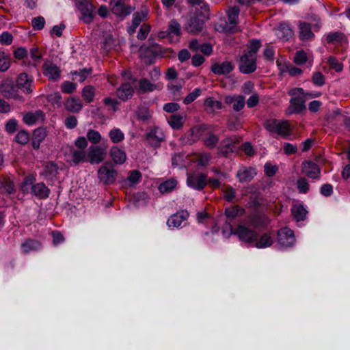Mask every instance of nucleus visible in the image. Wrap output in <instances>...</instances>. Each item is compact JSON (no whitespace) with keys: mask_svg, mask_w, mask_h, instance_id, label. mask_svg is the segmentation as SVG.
<instances>
[{"mask_svg":"<svg viewBox=\"0 0 350 350\" xmlns=\"http://www.w3.org/2000/svg\"><path fill=\"white\" fill-rule=\"evenodd\" d=\"M264 127L270 133L277 134L284 139H288L292 133L290 124L287 120L267 119L264 122Z\"/></svg>","mask_w":350,"mask_h":350,"instance_id":"obj_1","label":"nucleus"},{"mask_svg":"<svg viewBox=\"0 0 350 350\" xmlns=\"http://www.w3.org/2000/svg\"><path fill=\"white\" fill-rule=\"evenodd\" d=\"M75 5L81 14L79 19L85 24H90L96 16V7L90 0H75Z\"/></svg>","mask_w":350,"mask_h":350,"instance_id":"obj_2","label":"nucleus"},{"mask_svg":"<svg viewBox=\"0 0 350 350\" xmlns=\"http://www.w3.org/2000/svg\"><path fill=\"white\" fill-rule=\"evenodd\" d=\"M141 46V59L146 65H152L154 64L157 57L160 55L161 57H172L175 52L172 49H161L159 51H154L151 47L147 46L144 50Z\"/></svg>","mask_w":350,"mask_h":350,"instance_id":"obj_3","label":"nucleus"},{"mask_svg":"<svg viewBox=\"0 0 350 350\" xmlns=\"http://www.w3.org/2000/svg\"><path fill=\"white\" fill-rule=\"evenodd\" d=\"M230 231L232 234L238 237L240 241L252 247L258 237V234L255 230L242 224H239L235 228L230 226Z\"/></svg>","mask_w":350,"mask_h":350,"instance_id":"obj_4","label":"nucleus"},{"mask_svg":"<svg viewBox=\"0 0 350 350\" xmlns=\"http://www.w3.org/2000/svg\"><path fill=\"white\" fill-rule=\"evenodd\" d=\"M118 172L113 167L111 162H105L98 170V177L105 185H113L116 183Z\"/></svg>","mask_w":350,"mask_h":350,"instance_id":"obj_5","label":"nucleus"},{"mask_svg":"<svg viewBox=\"0 0 350 350\" xmlns=\"http://www.w3.org/2000/svg\"><path fill=\"white\" fill-rule=\"evenodd\" d=\"M0 91L5 98H12L19 102L25 101L24 97L19 92L16 83L12 79L3 80L0 86Z\"/></svg>","mask_w":350,"mask_h":350,"instance_id":"obj_6","label":"nucleus"},{"mask_svg":"<svg viewBox=\"0 0 350 350\" xmlns=\"http://www.w3.org/2000/svg\"><path fill=\"white\" fill-rule=\"evenodd\" d=\"M239 140L236 137H228L222 139L217 147V154L224 158H230L236 152V144Z\"/></svg>","mask_w":350,"mask_h":350,"instance_id":"obj_7","label":"nucleus"},{"mask_svg":"<svg viewBox=\"0 0 350 350\" xmlns=\"http://www.w3.org/2000/svg\"><path fill=\"white\" fill-rule=\"evenodd\" d=\"M206 21L205 18L193 12L187 18L185 29L189 33H200L203 30Z\"/></svg>","mask_w":350,"mask_h":350,"instance_id":"obj_8","label":"nucleus"},{"mask_svg":"<svg viewBox=\"0 0 350 350\" xmlns=\"http://www.w3.org/2000/svg\"><path fill=\"white\" fill-rule=\"evenodd\" d=\"M257 69V57L243 53L239 59V70L243 74H252Z\"/></svg>","mask_w":350,"mask_h":350,"instance_id":"obj_9","label":"nucleus"},{"mask_svg":"<svg viewBox=\"0 0 350 350\" xmlns=\"http://www.w3.org/2000/svg\"><path fill=\"white\" fill-rule=\"evenodd\" d=\"M187 185L194 190L202 191L207 185V174L205 173H188L187 176Z\"/></svg>","mask_w":350,"mask_h":350,"instance_id":"obj_10","label":"nucleus"},{"mask_svg":"<svg viewBox=\"0 0 350 350\" xmlns=\"http://www.w3.org/2000/svg\"><path fill=\"white\" fill-rule=\"evenodd\" d=\"M59 167L54 161H48L43 165V170L39 175L44 178L49 184H53L57 180Z\"/></svg>","mask_w":350,"mask_h":350,"instance_id":"obj_11","label":"nucleus"},{"mask_svg":"<svg viewBox=\"0 0 350 350\" xmlns=\"http://www.w3.org/2000/svg\"><path fill=\"white\" fill-rule=\"evenodd\" d=\"M23 93L29 94L33 92L35 89L34 79L31 75H27L26 72L20 73L15 82Z\"/></svg>","mask_w":350,"mask_h":350,"instance_id":"obj_12","label":"nucleus"},{"mask_svg":"<svg viewBox=\"0 0 350 350\" xmlns=\"http://www.w3.org/2000/svg\"><path fill=\"white\" fill-rule=\"evenodd\" d=\"M292 96L289 101L290 105L286 109V113L288 115H292L301 114L304 112L306 110V106L305 105L306 98H304L299 94Z\"/></svg>","mask_w":350,"mask_h":350,"instance_id":"obj_13","label":"nucleus"},{"mask_svg":"<svg viewBox=\"0 0 350 350\" xmlns=\"http://www.w3.org/2000/svg\"><path fill=\"white\" fill-rule=\"evenodd\" d=\"M278 243L282 247L288 248L293 246L295 242L294 232L288 228H283L278 230Z\"/></svg>","mask_w":350,"mask_h":350,"instance_id":"obj_14","label":"nucleus"},{"mask_svg":"<svg viewBox=\"0 0 350 350\" xmlns=\"http://www.w3.org/2000/svg\"><path fill=\"white\" fill-rule=\"evenodd\" d=\"M204 125L194 126L187 131L180 138V141L183 145H191L200 139L204 131Z\"/></svg>","mask_w":350,"mask_h":350,"instance_id":"obj_15","label":"nucleus"},{"mask_svg":"<svg viewBox=\"0 0 350 350\" xmlns=\"http://www.w3.org/2000/svg\"><path fill=\"white\" fill-rule=\"evenodd\" d=\"M145 139L150 146L157 148L161 146V142L165 140V136L158 126H153L146 134Z\"/></svg>","mask_w":350,"mask_h":350,"instance_id":"obj_16","label":"nucleus"},{"mask_svg":"<svg viewBox=\"0 0 350 350\" xmlns=\"http://www.w3.org/2000/svg\"><path fill=\"white\" fill-rule=\"evenodd\" d=\"M257 175V170L253 166H243L239 167L237 172L236 176L241 183H249Z\"/></svg>","mask_w":350,"mask_h":350,"instance_id":"obj_17","label":"nucleus"},{"mask_svg":"<svg viewBox=\"0 0 350 350\" xmlns=\"http://www.w3.org/2000/svg\"><path fill=\"white\" fill-rule=\"evenodd\" d=\"M105 150L100 146H90L87 154L88 161L92 165L99 164L105 159Z\"/></svg>","mask_w":350,"mask_h":350,"instance_id":"obj_18","label":"nucleus"},{"mask_svg":"<svg viewBox=\"0 0 350 350\" xmlns=\"http://www.w3.org/2000/svg\"><path fill=\"white\" fill-rule=\"evenodd\" d=\"M42 72L49 80L52 81H57L61 77L59 67L48 60L45 61L42 65Z\"/></svg>","mask_w":350,"mask_h":350,"instance_id":"obj_19","label":"nucleus"},{"mask_svg":"<svg viewBox=\"0 0 350 350\" xmlns=\"http://www.w3.org/2000/svg\"><path fill=\"white\" fill-rule=\"evenodd\" d=\"M302 172L308 178L319 179L321 170L319 165L311 160L304 161L301 164Z\"/></svg>","mask_w":350,"mask_h":350,"instance_id":"obj_20","label":"nucleus"},{"mask_svg":"<svg viewBox=\"0 0 350 350\" xmlns=\"http://www.w3.org/2000/svg\"><path fill=\"white\" fill-rule=\"evenodd\" d=\"M30 193L39 200H46L49 197L51 190L43 182H40L31 187Z\"/></svg>","mask_w":350,"mask_h":350,"instance_id":"obj_21","label":"nucleus"},{"mask_svg":"<svg viewBox=\"0 0 350 350\" xmlns=\"http://www.w3.org/2000/svg\"><path fill=\"white\" fill-rule=\"evenodd\" d=\"M47 135L48 132L44 126H40L33 131L31 145L35 150L40 149L41 143L45 139Z\"/></svg>","mask_w":350,"mask_h":350,"instance_id":"obj_22","label":"nucleus"},{"mask_svg":"<svg viewBox=\"0 0 350 350\" xmlns=\"http://www.w3.org/2000/svg\"><path fill=\"white\" fill-rule=\"evenodd\" d=\"M234 68V65L230 61H224L222 63L216 62L211 66V70L216 75H226L230 73Z\"/></svg>","mask_w":350,"mask_h":350,"instance_id":"obj_23","label":"nucleus"},{"mask_svg":"<svg viewBox=\"0 0 350 350\" xmlns=\"http://www.w3.org/2000/svg\"><path fill=\"white\" fill-rule=\"evenodd\" d=\"M45 120V113L41 109L33 111H29L24 114L23 117V122L27 126H33L39 120Z\"/></svg>","mask_w":350,"mask_h":350,"instance_id":"obj_24","label":"nucleus"},{"mask_svg":"<svg viewBox=\"0 0 350 350\" xmlns=\"http://www.w3.org/2000/svg\"><path fill=\"white\" fill-rule=\"evenodd\" d=\"M133 94L134 89L128 82L122 83L117 90V96L122 101H126L131 98Z\"/></svg>","mask_w":350,"mask_h":350,"instance_id":"obj_25","label":"nucleus"},{"mask_svg":"<svg viewBox=\"0 0 350 350\" xmlns=\"http://www.w3.org/2000/svg\"><path fill=\"white\" fill-rule=\"evenodd\" d=\"M273 243V236L270 232H265L256 239L253 247L263 249L271 247Z\"/></svg>","mask_w":350,"mask_h":350,"instance_id":"obj_26","label":"nucleus"},{"mask_svg":"<svg viewBox=\"0 0 350 350\" xmlns=\"http://www.w3.org/2000/svg\"><path fill=\"white\" fill-rule=\"evenodd\" d=\"M189 217V213L187 211H183L181 213H177L171 215L167 219V224L171 228H178L180 226L183 221Z\"/></svg>","mask_w":350,"mask_h":350,"instance_id":"obj_27","label":"nucleus"},{"mask_svg":"<svg viewBox=\"0 0 350 350\" xmlns=\"http://www.w3.org/2000/svg\"><path fill=\"white\" fill-rule=\"evenodd\" d=\"M42 247L41 242L33 239H27L21 244V250L24 254L40 250Z\"/></svg>","mask_w":350,"mask_h":350,"instance_id":"obj_28","label":"nucleus"},{"mask_svg":"<svg viewBox=\"0 0 350 350\" xmlns=\"http://www.w3.org/2000/svg\"><path fill=\"white\" fill-rule=\"evenodd\" d=\"M110 156L116 164H123L126 159V154L124 150L120 149L116 146H113L110 149Z\"/></svg>","mask_w":350,"mask_h":350,"instance_id":"obj_29","label":"nucleus"},{"mask_svg":"<svg viewBox=\"0 0 350 350\" xmlns=\"http://www.w3.org/2000/svg\"><path fill=\"white\" fill-rule=\"evenodd\" d=\"M326 41L328 44H342L347 42V39L344 33L337 31L329 32L326 36Z\"/></svg>","mask_w":350,"mask_h":350,"instance_id":"obj_30","label":"nucleus"},{"mask_svg":"<svg viewBox=\"0 0 350 350\" xmlns=\"http://www.w3.org/2000/svg\"><path fill=\"white\" fill-rule=\"evenodd\" d=\"M299 38L301 40H310L314 38V34L312 31L311 25L306 22H299Z\"/></svg>","mask_w":350,"mask_h":350,"instance_id":"obj_31","label":"nucleus"},{"mask_svg":"<svg viewBox=\"0 0 350 350\" xmlns=\"http://www.w3.org/2000/svg\"><path fill=\"white\" fill-rule=\"evenodd\" d=\"M278 36L284 40H288L293 36V31L288 22H282L278 28Z\"/></svg>","mask_w":350,"mask_h":350,"instance_id":"obj_32","label":"nucleus"},{"mask_svg":"<svg viewBox=\"0 0 350 350\" xmlns=\"http://www.w3.org/2000/svg\"><path fill=\"white\" fill-rule=\"evenodd\" d=\"M64 105L66 109L72 113H79L83 108L80 99L72 96L66 100Z\"/></svg>","mask_w":350,"mask_h":350,"instance_id":"obj_33","label":"nucleus"},{"mask_svg":"<svg viewBox=\"0 0 350 350\" xmlns=\"http://www.w3.org/2000/svg\"><path fill=\"white\" fill-rule=\"evenodd\" d=\"M133 11L130 5H126L124 3H115L112 5V12L118 16H126Z\"/></svg>","mask_w":350,"mask_h":350,"instance_id":"obj_34","label":"nucleus"},{"mask_svg":"<svg viewBox=\"0 0 350 350\" xmlns=\"http://www.w3.org/2000/svg\"><path fill=\"white\" fill-rule=\"evenodd\" d=\"M291 213L297 221H304L308 214L307 210L304 205L301 204L293 205L291 208Z\"/></svg>","mask_w":350,"mask_h":350,"instance_id":"obj_35","label":"nucleus"},{"mask_svg":"<svg viewBox=\"0 0 350 350\" xmlns=\"http://www.w3.org/2000/svg\"><path fill=\"white\" fill-rule=\"evenodd\" d=\"M298 94L306 98V100L309 98H318L321 95V93L319 92L312 91L306 92L301 88H293L288 92L290 96H295Z\"/></svg>","mask_w":350,"mask_h":350,"instance_id":"obj_36","label":"nucleus"},{"mask_svg":"<svg viewBox=\"0 0 350 350\" xmlns=\"http://www.w3.org/2000/svg\"><path fill=\"white\" fill-rule=\"evenodd\" d=\"M181 35V27L179 23L175 19L171 20L167 27V37L171 38L172 36L180 37Z\"/></svg>","mask_w":350,"mask_h":350,"instance_id":"obj_37","label":"nucleus"},{"mask_svg":"<svg viewBox=\"0 0 350 350\" xmlns=\"http://www.w3.org/2000/svg\"><path fill=\"white\" fill-rule=\"evenodd\" d=\"M249 221L254 228H260L267 224L266 217L258 213L252 214L249 217Z\"/></svg>","mask_w":350,"mask_h":350,"instance_id":"obj_38","label":"nucleus"},{"mask_svg":"<svg viewBox=\"0 0 350 350\" xmlns=\"http://www.w3.org/2000/svg\"><path fill=\"white\" fill-rule=\"evenodd\" d=\"M168 124L174 130H179L183 128L184 120L183 117L178 113L171 115L168 120Z\"/></svg>","mask_w":350,"mask_h":350,"instance_id":"obj_39","label":"nucleus"},{"mask_svg":"<svg viewBox=\"0 0 350 350\" xmlns=\"http://www.w3.org/2000/svg\"><path fill=\"white\" fill-rule=\"evenodd\" d=\"M240 9L237 5L231 6L227 11L228 20L231 25H237L239 23V16Z\"/></svg>","mask_w":350,"mask_h":350,"instance_id":"obj_40","label":"nucleus"},{"mask_svg":"<svg viewBox=\"0 0 350 350\" xmlns=\"http://www.w3.org/2000/svg\"><path fill=\"white\" fill-rule=\"evenodd\" d=\"M177 181L174 179L167 180L159 186V190L161 193H165L172 191L176 187Z\"/></svg>","mask_w":350,"mask_h":350,"instance_id":"obj_41","label":"nucleus"},{"mask_svg":"<svg viewBox=\"0 0 350 350\" xmlns=\"http://www.w3.org/2000/svg\"><path fill=\"white\" fill-rule=\"evenodd\" d=\"M110 140L113 144H118L124 139V134L119 128L114 127L109 132Z\"/></svg>","mask_w":350,"mask_h":350,"instance_id":"obj_42","label":"nucleus"},{"mask_svg":"<svg viewBox=\"0 0 350 350\" xmlns=\"http://www.w3.org/2000/svg\"><path fill=\"white\" fill-rule=\"evenodd\" d=\"M262 46V42L260 40L258 39H252L250 40L248 47L250 50L248 51L245 52L250 55V56L252 55L257 57V53Z\"/></svg>","mask_w":350,"mask_h":350,"instance_id":"obj_43","label":"nucleus"},{"mask_svg":"<svg viewBox=\"0 0 350 350\" xmlns=\"http://www.w3.org/2000/svg\"><path fill=\"white\" fill-rule=\"evenodd\" d=\"M244 209L241 206L236 205L233 206L227 207L225 209V215L228 219H234L236 218L239 213L242 214L244 212Z\"/></svg>","mask_w":350,"mask_h":350,"instance_id":"obj_44","label":"nucleus"},{"mask_svg":"<svg viewBox=\"0 0 350 350\" xmlns=\"http://www.w3.org/2000/svg\"><path fill=\"white\" fill-rule=\"evenodd\" d=\"M83 99L88 103H90L94 101L95 96V91L94 87L91 85L85 86L81 92Z\"/></svg>","mask_w":350,"mask_h":350,"instance_id":"obj_45","label":"nucleus"},{"mask_svg":"<svg viewBox=\"0 0 350 350\" xmlns=\"http://www.w3.org/2000/svg\"><path fill=\"white\" fill-rule=\"evenodd\" d=\"M72 162L75 165L88 161L87 154L85 150H74L72 153Z\"/></svg>","mask_w":350,"mask_h":350,"instance_id":"obj_46","label":"nucleus"},{"mask_svg":"<svg viewBox=\"0 0 350 350\" xmlns=\"http://www.w3.org/2000/svg\"><path fill=\"white\" fill-rule=\"evenodd\" d=\"M139 88L144 93L151 92L156 89V85L152 83L148 79L142 78L139 81Z\"/></svg>","mask_w":350,"mask_h":350,"instance_id":"obj_47","label":"nucleus"},{"mask_svg":"<svg viewBox=\"0 0 350 350\" xmlns=\"http://www.w3.org/2000/svg\"><path fill=\"white\" fill-rule=\"evenodd\" d=\"M136 115L137 119L142 121L148 120L151 117L149 109L146 105H139L136 111Z\"/></svg>","mask_w":350,"mask_h":350,"instance_id":"obj_48","label":"nucleus"},{"mask_svg":"<svg viewBox=\"0 0 350 350\" xmlns=\"http://www.w3.org/2000/svg\"><path fill=\"white\" fill-rule=\"evenodd\" d=\"M30 139L29 133L26 130L22 129L16 135L14 141L20 145H26Z\"/></svg>","mask_w":350,"mask_h":350,"instance_id":"obj_49","label":"nucleus"},{"mask_svg":"<svg viewBox=\"0 0 350 350\" xmlns=\"http://www.w3.org/2000/svg\"><path fill=\"white\" fill-rule=\"evenodd\" d=\"M200 6V8H196L194 12L206 20H208L210 18V8L208 4L204 1Z\"/></svg>","mask_w":350,"mask_h":350,"instance_id":"obj_50","label":"nucleus"},{"mask_svg":"<svg viewBox=\"0 0 350 350\" xmlns=\"http://www.w3.org/2000/svg\"><path fill=\"white\" fill-rule=\"evenodd\" d=\"M219 139V137L217 135L210 133L208 137L203 139V143L209 149H213L216 147Z\"/></svg>","mask_w":350,"mask_h":350,"instance_id":"obj_51","label":"nucleus"},{"mask_svg":"<svg viewBox=\"0 0 350 350\" xmlns=\"http://www.w3.org/2000/svg\"><path fill=\"white\" fill-rule=\"evenodd\" d=\"M1 193L12 194L15 192V187L12 181L10 180H4L1 183Z\"/></svg>","mask_w":350,"mask_h":350,"instance_id":"obj_52","label":"nucleus"},{"mask_svg":"<svg viewBox=\"0 0 350 350\" xmlns=\"http://www.w3.org/2000/svg\"><path fill=\"white\" fill-rule=\"evenodd\" d=\"M204 105L206 108H211L212 109H221L222 103L219 100H215L212 97H207L204 100Z\"/></svg>","mask_w":350,"mask_h":350,"instance_id":"obj_53","label":"nucleus"},{"mask_svg":"<svg viewBox=\"0 0 350 350\" xmlns=\"http://www.w3.org/2000/svg\"><path fill=\"white\" fill-rule=\"evenodd\" d=\"M308 57L305 51L303 50L296 51L293 59V62L295 64L298 66L304 65L306 63Z\"/></svg>","mask_w":350,"mask_h":350,"instance_id":"obj_54","label":"nucleus"},{"mask_svg":"<svg viewBox=\"0 0 350 350\" xmlns=\"http://www.w3.org/2000/svg\"><path fill=\"white\" fill-rule=\"evenodd\" d=\"M297 188L300 193L306 194L309 191L310 185L305 178L300 177L297 180Z\"/></svg>","mask_w":350,"mask_h":350,"instance_id":"obj_55","label":"nucleus"},{"mask_svg":"<svg viewBox=\"0 0 350 350\" xmlns=\"http://www.w3.org/2000/svg\"><path fill=\"white\" fill-rule=\"evenodd\" d=\"M10 66V59L5 52L0 51V71L5 72L9 69Z\"/></svg>","mask_w":350,"mask_h":350,"instance_id":"obj_56","label":"nucleus"},{"mask_svg":"<svg viewBox=\"0 0 350 350\" xmlns=\"http://www.w3.org/2000/svg\"><path fill=\"white\" fill-rule=\"evenodd\" d=\"M92 68H83V69H80L79 70H75L74 72H71V75L72 76H79V81L83 82L87 79L88 75L92 74Z\"/></svg>","mask_w":350,"mask_h":350,"instance_id":"obj_57","label":"nucleus"},{"mask_svg":"<svg viewBox=\"0 0 350 350\" xmlns=\"http://www.w3.org/2000/svg\"><path fill=\"white\" fill-rule=\"evenodd\" d=\"M327 63L331 69L334 70L336 72H339L342 70L343 65L334 56H329L327 59Z\"/></svg>","mask_w":350,"mask_h":350,"instance_id":"obj_58","label":"nucleus"},{"mask_svg":"<svg viewBox=\"0 0 350 350\" xmlns=\"http://www.w3.org/2000/svg\"><path fill=\"white\" fill-rule=\"evenodd\" d=\"M87 138L92 144H97L100 142L102 137L98 131L90 129L87 132Z\"/></svg>","mask_w":350,"mask_h":350,"instance_id":"obj_59","label":"nucleus"},{"mask_svg":"<svg viewBox=\"0 0 350 350\" xmlns=\"http://www.w3.org/2000/svg\"><path fill=\"white\" fill-rule=\"evenodd\" d=\"M202 90L200 88H196L193 92L189 93L183 100L185 105H189L194 101L201 94Z\"/></svg>","mask_w":350,"mask_h":350,"instance_id":"obj_60","label":"nucleus"},{"mask_svg":"<svg viewBox=\"0 0 350 350\" xmlns=\"http://www.w3.org/2000/svg\"><path fill=\"white\" fill-rule=\"evenodd\" d=\"M142 178V173L136 170H131L130 172L129 176L127 178V180L132 184L136 185L139 183Z\"/></svg>","mask_w":350,"mask_h":350,"instance_id":"obj_61","label":"nucleus"},{"mask_svg":"<svg viewBox=\"0 0 350 350\" xmlns=\"http://www.w3.org/2000/svg\"><path fill=\"white\" fill-rule=\"evenodd\" d=\"M18 126V121L15 118H11L6 122L5 130L8 133L12 134L17 131Z\"/></svg>","mask_w":350,"mask_h":350,"instance_id":"obj_62","label":"nucleus"},{"mask_svg":"<svg viewBox=\"0 0 350 350\" xmlns=\"http://www.w3.org/2000/svg\"><path fill=\"white\" fill-rule=\"evenodd\" d=\"M76 88L77 84L69 81H66L61 85L62 92L65 94H72Z\"/></svg>","mask_w":350,"mask_h":350,"instance_id":"obj_63","label":"nucleus"},{"mask_svg":"<svg viewBox=\"0 0 350 350\" xmlns=\"http://www.w3.org/2000/svg\"><path fill=\"white\" fill-rule=\"evenodd\" d=\"M31 25L34 30H42L44 27L45 19L41 16L35 17L31 21Z\"/></svg>","mask_w":350,"mask_h":350,"instance_id":"obj_64","label":"nucleus"}]
</instances>
